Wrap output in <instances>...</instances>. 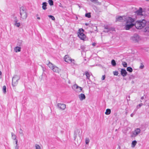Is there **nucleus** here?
<instances>
[{"instance_id":"nucleus-1","label":"nucleus","mask_w":149,"mask_h":149,"mask_svg":"<svg viewBox=\"0 0 149 149\" xmlns=\"http://www.w3.org/2000/svg\"><path fill=\"white\" fill-rule=\"evenodd\" d=\"M116 21H118L126 22L124 27L126 30H129L134 26V24L133 22H134V19L130 17L125 16H119L116 17Z\"/></svg>"},{"instance_id":"nucleus-2","label":"nucleus","mask_w":149,"mask_h":149,"mask_svg":"<svg viewBox=\"0 0 149 149\" xmlns=\"http://www.w3.org/2000/svg\"><path fill=\"white\" fill-rule=\"evenodd\" d=\"M133 23L134 24V26H135L136 29H141L145 26L146 24V21L145 20L143 19L142 20L137 21L135 23H134V22Z\"/></svg>"},{"instance_id":"nucleus-3","label":"nucleus","mask_w":149,"mask_h":149,"mask_svg":"<svg viewBox=\"0 0 149 149\" xmlns=\"http://www.w3.org/2000/svg\"><path fill=\"white\" fill-rule=\"evenodd\" d=\"M20 14L21 20L25 19L27 17V14L26 10L24 7H22L20 8Z\"/></svg>"},{"instance_id":"nucleus-4","label":"nucleus","mask_w":149,"mask_h":149,"mask_svg":"<svg viewBox=\"0 0 149 149\" xmlns=\"http://www.w3.org/2000/svg\"><path fill=\"white\" fill-rule=\"evenodd\" d=\"M47 65L49 68L54 72L59 73L61 71V70L59 68L50 62H49V63Z\"/></svg>"},{"instance_id":"nucleus-5","label":"nucleus","mask_w":149,"mask_h":149,"mask_svg":"<svg viewBox=\"0 0 149 149\" xmlns=\"http://www.w3.org/2000/svg\"><path fill=\"white\" fill-rule=\"evenodd\" d=\"M84 30L82 29H79L77 33L78 37L82 40H85L86 36L84 33Z\"/></svg>"},{"instance_id":"nucleus-6","label":"nucleus","mask_w":149,"mask_h":149,"mask_svg":"<svg viewBox=\"0 0 149 149\" xmlns=\"http://www.w3.org/2000/svg\"><path fill=\"white\" fill-rule=\"evenodd\" d=\"M65 61L69 63H70L72 66H74L75 65V61L74 59L71 58L68 55H66L64 57Z\"/></svg>"},{"instance_id":"nucleus-7","label":"nucleus","mask_w":149,"mask_h":149,"mask_svg":"<svg viewBox=\"0 0 149 149\" xmlns=\"http://www.w3.org/2000/svg\"><path fill=\"white\" fill-rule=\"evenodd\" d=\"M131 39L135 42H139L141 40V37L137 34H135L132 36L130 38Z\"/></svg>"},{"instance_id":"nucleus-8","label":"nucleus","mask_w":149,"mask_h":149,"mask_svg":"<svg viewBox=\"0 0 149 149\" xmlns=\"http://www.w3.org/2000/svg\"><path fill=\"white\" fill-rule=\"evenodd\" d=\"M19 79V76L17 75H15L12 79V85L13 86H16L18 84V81Z\"/></svg>"},{"instance_id":"nucleus-9","label":"nucleus","mask_w":149,"mask_h":149,"mask_svg":"<svg viewBox=\"0 0 149 149\" xmlns=\"http://www.w3.org/2000/svg\"><path fill=\"white\" fill-rule=\"evenodd\" d=\"M73 89L77 93H80L82 90V88L76 84H74L72 87Z\"/></svg>"},{"instance_id":"nucleus-10","label":"nucleus","mask_w":149,"mask_h":149,"mask_svg":"<svg viewBox=\"0 0 149 149\" xmlns=\"http://www.w3.org/2000/svg\"><path fill=\"white\" fill-rule=\"evenodd\" d=\"M114 31V29L109 26H105L104 31L105 32L112 33V31Z\"/></svg>"},{"instance_id":"nucleus-11","label":"nucleus","mask_w":149,"mask_h":149,"mask_svg":"<svg viewBox=\"0 0 149 149\" xmlns=\"http://www.w3.org/2000/svg\"><path fill=\"white\" fill-rule=\"evenodd\" d=\"M141 130L139 128H137L133 132L132 134L131 135L132 137H134L136 136L140 132Z\"/></svg>"},{"instance_id":"nucleus-12","label":"nucleus","mask_w":149,"mask_h":149,"mask_svg":"<svg viewBox=\"0 0 149 149\" xmlns=\"http://www.w3.org/2000/svg\"><path fill=\"white\" fill-rule=\"evenodd\" d=\"M57 106L62 110H64L66 108V105L64 104L58 103L57 104Z\"/></svg>"},{"instance_id":"nucleus-13","label":"nucleus","mask_w":149,"mask_h":149,"mask_svg":"<svg viewBox=\"0 0 149 149\" xmlns=\"http://www.w3.org/2000/svg\"><path fill=\"white\" fill-rule=\"evenodd\" d=\"M78 97L81 101H82L85 99L86 96L84 94L81 93L78 95Z\"/></svg>"},{"instance_id":"nucleus-14","label":"nucleus","mask_w":149,"mask_h":149,"mask_svg":"<svg viewBox=\"0 0 149 149\" xmlns=\"http://www.w3.org/2000/svg\"><path fill=\"white\" fill-rule=\"evenodd\" d=\"M121 75L123 77L125 76L127 74V72H126V70L124 69H122L121 71Z\"/></svg>"},{"instance_id":"nucleus-15","label":"nucleus","mask_w":149,"mask_h":149,"mask_svg":"<svg viewBox=\"0 0 149 149\" xmlns=\"http://www.w3.org/2000/svg\"><path fill=\"white\" fill-rule=\"evenodd\" d=\"M14 50L15 52H20L21 51V47H15Z\"/></svg>"},{"instance_id":"nucleus-16","label":"nucleus","mask_w":149,"mask_h":149,"mask_svg":"<svg viewBox=\"0 0 149 149\" xmlns=\"http://www.w3.org/2000/svg\"><path fill=\"white\" fill-rule=\"evenodd\" d=\"M137 14L138 15H142V8H140L139 10L137 11Z\"/></svg>"},{"instance_id":"nucleus-17","label":"nucleus","mask_w":149,"mask_h":149,"mask_svg":"<svg viewBox=\"0 0 149 149\" xmlns=\"http://www.w3.org/2000/svg\"><path fill=\"white\" fill-rule=\"evenodd\" d=\"M47 3L46 2H43L42 3V8L43 10H45L47 9L46 6H47Z\"/></svg>"},{"instance_id":"nucleus-18","label":"nucleus","mask_w":149,"mask_h":149,"mask_svg":"<svg viewBox=\"0 0 149 149\" xmlns=\"http://www.w3.org/2000/svg\"><path fill=\"white\" fill-rule=\"evenodd\" d=\"M85 75L86 76L87 78L88 79H90V77L91 75V74L88 72H85Z\"/></svg>"},{"instance_id":"nucleus-19","label":"nucleus","mask_w":149,"mask_h":149,"mask_svg":"<svg viewBox=\"0 0 149 149\" xmlns=\"http://www.w3.org/2000/svg\"><path fill=\"white\" fill-rule=\"evenodd\" d=\"M111 111L110 109H107L106 110V111L105 112V114L106 115H108L109 114L111 113Z\"/></svg>"},{"instance_id":"nucleus-20","label":"nucleus","mask_w":149,"mask_h":149,"mask_svg":"<svg viewBox=\"0 0 149 149\" xmlns=\"http://www.w3.org/2000/svg\"><path fill=\"white\" fill-rule=\"evenodd\" d=\"M137 143V142L136 141H134L132 142V147H134L136 145V143Z\"/></svg>"},{"instance_id":"nucleus-21","label":"nucleus","mask_w":149,"mask_h":149,"mask_svg":"<svg viewBox=\"0 0 149 149\" xmlns=\"http://www.w3.org/2000/svg\"><path fill=\"white\" fill-rule=\"evenodd\" d=\"M111 63L113 66H115L116 65V62L114 60H112L111 61Z\"/></svg>"},{"instance_id":"nucleus-22","label":"nucleus","mask_w":149,"mask_h":149,"mask_svg":"<svg viewBox=\"0 0 149 149\" xmlns=\"http://www.w3.org/2000/svg\"><path fill=\"white\" fill-rule=\"evenodd\" d=\"M127 70L130 72H132V71L133 70L131 67H128L127 68Z\"/></svg>"},{"instance_id":"nucleus-23","label":"nucleus","mask_w":149,"mask_h":149,"mask_svg":"<svg viewBox=\"0 0 149 149\" xmlns=\"http://www.w3.org/2000/svg\"><path fill=\"white\" fill-rule=\"evenodd\" d=\"M2 90H3V93H4L5 94L6 92V87L5 86H4L3 87Z\"/></svg>"},{"instance_id":"nucleus-24","label":"nucleus","mask_w":149,"mask_h":149,"mask_svg":"<svg viewBox=\"0 0 149 149\" xmlns=\"http://www.w3.org/2000/svg\"><path fill=\"white\" fill-rule=\"evenodd\" d=\"M48 3L50 6H52L53 5V2L52 0H49Z\"/></svg>"},{"instance_id":"nucleus-25","label":"nucleus","mask_w":149,"mask_h":149,"mask_svg":"<svg viewBox=\"0 0 149 149\" xmlns=\"http://www.w3.org/2000/svg\"><path fill=\"white\" fill-rule=\"evenodd\" d=\"M122 64L123 66L125 67H126L127 66V63L125 62H123Z\"/></svg>"},{"instance_id":"nucleus-26","label":"nucleus","mask_w":149,"mask_h":149,"mask_svg":"<svg viewBox=\"0 0 149 149\" xmlns=\"http://www.w3.org/2000/svg\"><path fill=\"white\" fill-rule=\"evenodd\" d=\"M85 16L88 17V18H90L91 17V13H86L85 14Z\"/></svg>"},{"instance_id":"nucleus-27","label":"nucleus","mask_w":149,"mask_h":149,"mask_svg":"<svg viewBox=\"0 0 149 149\" xmlns=\"http://www.w3.org/2000/svg\"><path fill=\"white\" fill-rule=\"evenodd\" d=\"M48 16L53 20H54L55 19L54 17L52 15H49Z\"/></svg>"},{"instance_id":"nucleus-28","label":"nucleus","mask_w":149,"mask_h":149,"mask_svg":"<svg viewBox=\"0 0 149 149\" xmlns=\"http://www.w3.org/2000/svg\"><path fill=\"white\" fill-rule=\"evenodd\" d=\"M20 24L19 23H15V25L17 27H19L20 26Z\"/></svg>"},{"instance_id":"nucleus-29","label":"nucleus","mask_w":149,"mask_h":149,"mask_svg":"<svg viewBox=\"0 0 149 149\" xmlns=\"http://www.w3.org/2000/svg\"><path fill=\"white\" fill-rule=\"evenodd\" d=\"M36 149H41L40 147L37 144H36L35 145Z\"/></svg>"},{"instance_id":"nucleus-30","label":"nucleus","mask_w":149,"mask_h":149,"mask_svg":"<svg viewBox=\"0 0 149 149\" xmlns=\"http://www.w3.org/2000/svg\"><path fill=\"white\" fill-rule=\"evenodd\" d=\"M143 105V104L142 103H140L137 106L136 108L137 109L139 108L140 107H141V106Z\"/></svg>"},{"instance_id":"nucleus-31","label":"nucleus","mask_w":149,"mask_h":149,"mask_svg":"<svg viewBox=\"0 0 149 149\" xmlns=\"http://www.w3.org/2000/svg\"><path fill=\"white\" fill-rule=\"evenodd\" d=\"M113 74L115 75H117L118 74V72L117 71H115L113 72Z\"/></svg>"},{"instance_id":"nucleus-32","label":"nucleus","mask_w":149,"mask_h":149,"mask_svg":"<svg viewBox=\"0 0 149 149\" xmlns=\"http://www.w3.org/2000/svg\"><path fill=\"white\" fill-rule=\"evenodd\" d=\"M15 143L16 144V146L15 149H18V147L17 146V139L15 140Z\"/></svg>"},{"instance_id":"nucleus-33","label":"nucleus","mask_w":149,"mask_h":149,"mask_svg":"<svg viewBox=\"0 0 149 149\" xmlns=\"http://www.w3.org/2000/svg\"><path fill=\"white\" fill-rule=\"evenodd\" d=\"M144 66L142 63H141V65L140 66L139 68L141 69H142L144 68Z\"/></svg>"},{"instance_id":"nucleus-34","label":"nucleus","mask_w":149,"mask_h":149,"mask_svg":"<svg viewBox=\"0 0 149 149\" xmlns=\"http://www.w3.org/2000/svg\"><path fill=\"white\" fill-rule=\"evenodd\" d=\"M12 136L13 139H15L16 138L15 135L13 134V133H12Z\"/></svg>"},{"instance_id":"nucleus-35","label":"nucleus","mask_w":149,"mask_h":149,"mask_svg":"<svg viewBox=\"0 0 149 149\" xmlns=\"http://www.w3.org/2000/svg\"><path fill=\"white\" fill-rule=\"evenodd\" d=\"M89 141V139H86L85 140V142L86 144H88Z\"/></svg>"},{"instance_id":"nucleus-36","label":"nucleus","mask_w":149,"mask_h":149,"mask_svg":"<svg viewBox=\"0 0 149 149\" xmlns=\"http://www.w3.org/2000/svg\"><path fill=\"white\" fill-rule=\"evenodd\" d=\"M39 15L38 14H37L36 15V17H37V19L39 20L40 19V17H39Z\"/></svg>"},{"instance_id":"nucleus-37","label":"nucleus","mask_w":149,"mask_h":149,"mask_svg":"<svg viewBox=\"0 0 149 149\" xmlns=\"http://www.w3.org/2000/svg\"><path fill=\"white\" fill-rule=\"evenodd\" d=\"M105 78V75H103L102 77V80H104Z\"/></svg>"},{"instance_id":"nucleus-38","label":"nucleus","mask_w":149,"mask_h":149,"mask_svg":"<svg viewBox=\"0 0 149 149\" xmlns=\"http://www.w3.org/2000/svg\"><path fill=\"white\" fill-rule=\"evenodd\" d=\"M135 111H134L131 114V117H132L135 114Z\"/></svg>"},{"instance_id":"nucleus-39","label":"nucleus","mask_w":149,"mask_h":149,"mask_svg":"<svg viewBox=\"0 0 149 149\" xmlns=\"http://www.w3.org/2000/svg\"><path fill=\"white\" fill-rule=\"evenodd\" d=\"M17 21H18V20L17 19V18L16 17H15V20L14 21V22H15V23L17 22Z\"/></svg>"},{"instance_id":"nucleus-40","label":"nucleus","mask_w":149,"mask_h":149,"mask_svg":"<svg viewBox=\"0 0 149 149\" xmlns=\"http://www.w3.org/2000/svg\"><path fill=\"white\" fill-rule=\"evenodd\" d=\"M92 45L93 46H95V45H96V44L94 43H93L92 44Z\"/></svg>"},{"instance_id":"nucleus-41","label":"nucleus","mask_w":149,"mask_h":149,"mask_svg":"<svg viewBox=\"0 0 149 149\" xmlns=\"http://www.w3.org/2000/svg\"><path fill=\"white\" fill-rule=\"evenodd\" d=\"M22 130H20V131H19V132L20 133H22Z\"/></svg>"},{"instance_id":"nucleus-42","label":"nucleus","mask_w":149,"mask_h":149,"mask_svg":"<svg viewBox=\"0 0 149 149\" xmlns=\"http://www.w3.org/2000/svg\"><path fill=\"white\" fill-rule=\"evenodd\" d=\"M143 99H144V97H143V96L142 97H141V100H143Z\"/></svg>"},{"instance_id":"nucleus-43","label":"nucleus","mask_w":149,"mask_h":149,"mask_svg":"<svg viewBox=\"0 0 149 149\" xmlns=\"http://www.w3.org/2000/svg\"><path fill=\"white\" fill-rule=\"evenodd\" d=\"M2 74V72H1V71L0 70V76H1Z\"/></svg>"},{"instance_id":"nucleus-44","label":"nucleus","mask_w":149,"mask_h":149,"mask_svg":"<svg viewBox=\"0 0 149 149\" xmlns=\"http://www.w3.org/2000/svg\"><path fill=\"white\" fill-rule=\"evenodd\" d=\"M91 1L92 2H94V1H95V0H91Z\"/></svg>"},{"instance_id":"nucleus-45","label":"nucleus","mask_w":149,"mask_h":149,"mask_svg":"<svg viewBox=\"0 0 149 149\" xmlns=\"http://www.w3.org/2000/svg\"><path fill=\"white\" fill-rule=\"evenodd\" d=\"M1 78V76L0 75V79Z\"/></svg>"},{"instance_id":"nucleus-46","label":"nucleus","mask_w":149,"mask_h":149,"mask_svg":"<svg viewBox=\"0 0 149 149\" xmlns=\"http://www.w3.org/2000/svg\"><path fill=\"white\" fill-rule=\"evenodd\" d=\"M86 25H87V24H86Z\"/></svg>"}]
</instances>
